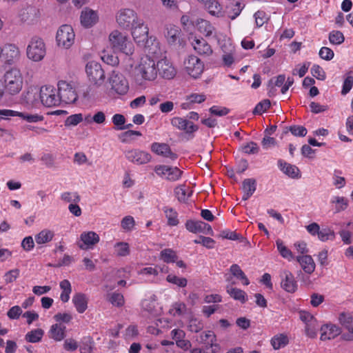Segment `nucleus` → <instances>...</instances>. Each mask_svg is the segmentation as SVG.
I'll list each match as a JSON object with an SVG mask.
<instances>
[{
	"label": "nucleus",
	"mask_w": 353,
	"mask_h": 353,
	"mask_svg": "<svg viewBox=\"0 0 353 353\" xmlns=\"http://www.w3.org/2000/svg\"><path fill=\"white\" fill-rule=\"evenodd\" d=\"M110 47L114 52H120L126 55L134 52V45L128 36L117 30H113L109 35Z\"/></svg>",
	"instance_id": "obj_1"
},
{
	"label": "nucleus",
	"mask_w": 353,
	"mask_h": 353,
	"mask_svg": "<svg viewBox=\"0 0 353 353\" xmlns=\"http://www.w3.org/2000/svg\"><path fill=\"white\" fill-rule=\"evenodd\" d=\"M136 75L141 80L152 81L157 77V65L156 61L148 56L141 58L139 65L135 69Z\"/></svg>",
	"instance_id": "obj_2"
},
{
	"label": "nucleus",
	"mask_w": 353,
	"mask_h": 353,
	"mask_svg": "<svg viewBox=\"0 0 353 353\" xmlns=\"http://www.w3.org/2000/svg\"><path fill=\"white\" fill-rule=\"evenodd\" d=\"M5 89L10 94L19 93L23 87V77L21 71L13 68L4 74Z\"/></svg>",
	"instance_id": "obj_3"
},
{
	"label": "nucleus",
	"mask_w": 353,
	"mask_h": 353,
	"mask_svg": "<svg viewBox=\"0 0 353 353\" xmlns=\"http://www.w3.org/2000/svg\"><path fill=\"white\" fill-rule=\"evenodd\" d=\"M46 54V46L41 38L32 37L26 49L27 57L32 61L38 62L43 60Z\"/></svg>",
	"instance_id": "obj_4"
},
{
	"label": "nucleus",
	"mask_w": 353,
	"mask_h": 353,
	"mask_svg": "<svg viewBox=\"0 0 353 353\" xmlns=\"http://www.w3.org/2000/svg\"><path fill=\"white\" fill-rule=\"evenodd\" d=\"M75 34L70 25H62L57 30L56 41L57 46L64 49L70 48L74 43Z\"/></svg>",
	"instance_id": "obj_5"
},
{
	"label": "nucleus",
	"mask_w": 353,
	"mask_h": 353,
	"mask_svg": "<svg viewBox=\"0 0 353 353\" xmlns=\"http://www.w3.org/2000/svg\"><path fill=\"white\" fill-rule=\"evenodd\" d=\"M58 94L62 102L70 104L74 103L78 98L72 82L61 80L58 82Z\"/></svg>",
	"instance_id": "obj_6"
},
{
	"label": "nucleus",
	"mask_w": 353,
	"mask_h": 353,
	"mask_svg": "<svg viewBox=\"0 0 353 353\" xmlns=\"http://www.w3.org/2000/svg\"><path fill=\"white\" fill-rule=\"evenodd\" d=\"M39 95L41 103L46 107L57 106L62 102L59 94L52 86L41 87Z\"/></svg>",
	"instance_id": "obj_7"
},
{
	"label": "nucleus",
	"mask_w": 353,
	"mask_h": 353,
	"mask_svg": "<svg viewBox=\"0 0 353 353\" xmlns=\"http://www.w3.org/2000/svg\"><path fill=\"white\" fill-rule=\"evenodd\" d=\"M108 81L111 90L118 94H125L129 90L128 80L119 72L113 71L109 77Z\"/></svg>",
	"instance_id": "obj_8"
},
{
	"label": "nucleus",
	"mask_w": 353,
	"mask_h": 353,
	"mask_svg": "<svg viewBox=\"0 0 353 353\" xmlns=\"http://www.w3.org/2000/svg\"><path fill=\"white\" fill-rule=\"evenodd\" d=\"M119 26L124 29H129L134 26L140 19L137 13L132 9L121 10L116 16Z\"/></svg>",
	"instance_id": "obj_9"
},
{
	"label": "nucleus",
	"mask_w": 353,
	"mask_h": 353,
	"mask_svg": "<svg viewBox=\"0 0 353 353\" xmlns=\"http://www.w3.org/2000/svg\"><path fill=\"white\" fill-rule=\"evenodd\" d=\"M85 70L89 80L97 85H101L105 79V72L101 64L96 61L87 63Z\"/></svg>",
	"instance_id": "obj_10"
},
{
	"label": "nucleus",
	"mask_w": 353,
	"mask_h": 353,
	"mask_svg": "<svg viewBox=\"0 0 353 353\" xmlns=\"http://www.w3.org/2000/svg\"><path fill=\"white\" fill-rule=\"evenodd\" d=\"M185 69L192 77L196 79L203 72L204 65L197 57L190 55L184 61Z\"/></svg>",
	"instance_id": "obj_11"
},
{
	"label": "nucleus",
	"mask_w": 353,
	"mask_h": 353,
	"mask_svg": "<svg viewBox=\"0 0 353 353\" xmlns=\"http://www.w3.org/2000/svg\"><path fill=\"white\" fill-rule=\"evenodd\" d=\"M1 57L3 58L5 64L11 65L19 61L21 57V52L16 45L7 43L2 48Z\"/></svg>",
	"instance_id": "obj_12"
},
{
	"label": "nucleus",
	"mask_w": 353,
	"mask_h": 353,
	"mask_svg": "<svg viewBox=\"0 0 353 353\" xmlns=\"http://www.w3.org/2000/svg\"><path fill=\"white\" fill-rule=\"evenodd\" d=\"M124 154L129 161L137 165L148 163L150 161L152 158L148 152L139 149L125 150Z\"/></svg>",
	"instance_id": "obj_13"
},
{
	"label": "nucleus",
	"mask_w": 353,
	"mask_h": 353,
	"mask_svg": "<svg viewBox=\"0 0 353 353\" xmlns=\"http://www.w3.org/2000/svg\"><path fill=\"white\" fill-rule=\"evenodd\" d=\"M281 287L288 293H294L298 288V284L293 274L285 270L280 273Z\"/></svg>",
	"instance_id": "obj_14"
},
{
	"label": "nucleus",
	"mask_w": 353,
	"mask_h": 353,
	"mask_svg": "<svg viewBox=\"0 0 353 353\" xmlns=\"http://www.w3.org/2000/svg\"><path fill=\"white\" fill-rule=\"evenodd\" d=\"M157 74L166 79H173L176 70L172 63L167 59H162L157 62Z\"/></svg>",
	"instance_id": "obj_15"
},
{
	"label": "nucleus",
	"mask_w": 353,
	"mask_h": 353,
	"mask_svg": "<svg viewBox=\"0 0 353 353\" xmlns=\"http://www.w3.org/2000/svg\"><path fill=\"white\" fill-rule=\"evenodd\" d=\"M170 123L173 127L188 134H192L199 129L198 126L194 125L192 122L179 117H173Z\"/></svg>",
	"instance_id": "obj_16"
},
{
	"label": "nucleus",
	"mask_w": 353,
	"mask_h": 353,
	"mask_svg": "<svg viewBox=\"0 0 353 353\" xmlns=\"http://www.w3.org/2000/svg\"><path fill=\"white\" fill-rule=\"evenodd\" d=\"M130 28H132V35L137 43H141L148 40V28L144 25L143 20L140 19Z\"/></svg>",
	"instance_id": "obj_17"
},
{
	"label": "nucleus",
	"mask_w": 353,
	"mask_h": 353,
	"mask_svg": "<svg viewBox=\"0 0 353 353\" xmlns=\"http://www.w3.org/2000/svg\"><path fill=\"white\" fill-rule=\"evenodd\" d=\"M321 340H330L339 336L341 333L340 328L333 324H325L321 326Z\"/></svg>",
	"instance_id": "obj_18"
},
{
	"label": "nucleus",
	"mask_w": 353,
	"mask_h": 353,
	"mask_svg": "<svg viewBox=\"0 0 353 353\" xmlns=\"http://www.w3.org/2000/svg\"><path fill=\"white\" fill-rule=\"evenodd\" d=\"M151 150L158 155L169 157L172 160L177 158V155L172 152L170 146L166 143H153L151 145Z\"/></svg>",
	"instance_id": "obj_19"
},
{
	"label": "nucleus",
	"mask_w": 353,
	"mask_h": 353,
	"mask_svg": "<svg viewBox=\"0 0 353 353\" xmlns=\"http://www.w3.org/2000/svg\"><path fill=\"white\" fill-rule=\"evenodd\" d=\"M81 240L83 243V244H79V246L81 249H87L90 246H92L97 243L99 241V235L94 232H83L81 234Z\"/></svg>",
	"instance_id": "obj_20"
},
{
	"label": "nucleus",
	"mask_w": 353,
	"mask_h": 353,
	"mask_svg": "<svg viewBox=\"0 0 353 353\" xmlns=\"http://www.w3.org/2000/svg\"><path fill=\"white\" fill-rule=\"evenodd\" d=\"M192 46L194 50L200 55L210 56L212 54L211 46L203 38L195 39Z\"/></svg>",
	"instance_id": "obj_21"
},
{
	"label": "nucleus",
	"mask_w": 353,
	"mask_h": 353,
	"mask_svg": "<svg viewBox=\"0 0 353 353\" xmlns=\"http://www.w3.org/2000/svg\"><path fill=\"white\" fill-rule=\"evenodd\" d=\"M296 259L305 273L311 274L314 271L316 265L311 256L305 254L298 256Z\"/></svg>",
	"instance_id": "obj_22"
},
{
	"label": "nucleus",
	"mask_w": 353,
	"mask_h": 353,
	"mask_svg": "<svg viewBox=\"0 0 353 353\" xmlns=\"http://www.w3.org/2000/svg\"><path fill=\"white\" fill-rule=\"evenodd\" d=\"M278 165L284 174L292 179H299L301 176L299 169L296 165L288 163L281 159L278 161Z\"/></svg>",
	"instance_id": "obj_23"
},
{
	"label": "nucleus",
	"mask_w": 353,
	"mask_h": 353,
	"mask_svg": "<svg viewBox=\"0 0 353 353\" xmlns=\"http://www.w3.org/2000/svg\"><path fill=\"white\" fill-rule=\"evenodd\" d=\"M256 189V181L254 179H245L242 183V190L243 195L242 199L248 200L254 193Z\"/></svg>",
	"instance_id": "obj_24"
},
{
	"label": "nucleus",
	"mask_w": 353,
	"mask_h": 353,
	"mask_svg": "<svg viewBox=\"0 0 353 353\" xmlns=\"http://www.w3.org/2000/svg\"><path fill=\"white\" fill-rule=\"evenodd\" d=\"M97 21V14L92 10L85 8L81 12V23L85 27L89 28L93 26Z\"/></svg>",
	"instance_id": "obj_25"
},
{
	"label": "nucleus",
	"mask_w": 353,
	"mask_h": 353,
	"mask_svg": "<svg viewBox=\"0 0 353 353\" xmlns=\"http://www.w3.org/2000/svg\"><path fill=\"white\" fill-rule=\"evenodd\" d=\"M65 326L61 323H55L50 327L49 337L56 341H62L65 336Z\"/></svg>",
	"instance_id": "obj_26"
},
{
	"label": "nucleus",
	"mask_w": 353,
	"mask_h": 353,
	"mask_svg": "<svg viewBox=\"0 0 353 353\" xmlns=\"http://www.w3.org/2000/svg\"><path fill=\"white\" fill-rule=\"evenodd\" d=\"M88 299L83 293H77L72 297V303L79 313H83L88 307Z\"/></svg>",
	"instance_id": "obj_27"
},
{
	"label": "nucleus",
	"mask_w": 353,
	"mask_h": 353,
	"mask_svg": "<svg viewBox=\"0 0 353 353\" xmlns=\"http://www.w3.org/2000/svg\"><path fill=\"white\" fill-rule=\"evenodd\" d=\"M203 6L211 15L217 17H220L223 15V7L218 0H211Z\"/></svg>",
	"instance_id": "obj_28"
},
{
	"label": "nucleus",
	"mask_w": 353,
	"mask_h": 353,
	"mask_svg": "<svg viewBox=\"0 0 353 353\" xmlns=\"http://www.w3.org/2000/svg\"><path fill=\"white\" fill-rule=\"evenodd\" d=\"M226 292L232 298L236 301H239L242 303L247 301V294L241 289L228 285L226 287Z\"/></svg>",
	"instance_id": "obj_29"
},
{
	"label": "nucleus",
	"mask_w": 353,
	"mask_h": 353,
	"mask_svg": "<svg viewBox=\"0 0 353 353\" xmlns=\"http://www.w3.org/2000/svg\"><path fill=\"white\" fill-rule=\"evenodd\" d=\"M196 27L198 30L205 37L212 35L214 30L212 25L208 21L203 19L196 21Z\"/></svg>",
	"instance_id": "obj_30"
},
{
	"label": "nucleus",
	"mask_w": 353,
	"mask_h": 353,
	"mask_svg": "<svg viewBox=\"0 0 353 353\" xmlns=\"http://www.w3.org/2000/svg\"><path fill=\"white\" fill-rule=\"evenodd\" d=\"M199 343H203L206 345V347H212L213 346H216V335L212 331H208L201 332L199 339H198Z\"/></svg>",
	"instance_id": "obj_31"
},
{
	"label": "nucleus",
	"mask_w": 353,
	"mask_h": 353,
	"mask_svg": "<svg viewBox=\"0 0 353 353\" xmlns=\"http://www.w3.org/2000/svg\"><path fill=\"white\" fill-rule=\"evenodd\" d=\"M44 335V331L41 328L30 330L25 335V340L28 343H39Z\"/></svg>",
	"instance_id": "obj_32"
},
{
	"label": "nucleus",
	"mask_w": 353,
	"mask_h": 353,
	"mask_svg": "<svg viewBox=\"0 0 353 353\" xmlns=\"http://www.w3.org/2000/svg\"><path fill=\"white\" fill-rule=\"evenodd\" d=\"M230 272L232 275L236 278L237 279L241 280L243 281V284L245 285H248L250 284V281L245 274L243 271L241 270L240 266L237 264H233L230 268Z\"/></svg>",
	"instance_id": "obj_33"
},
{
	"label": "nucleus",
	"mask_w": 353,
	"mask_h": 353,
	"mask_svg": "<svg viewBox=\"0 0 353 353\" xmlns=\"http://www.w3.org/2000/svg\"><path fill=\"white\" fill-rule=\"evenodd\" d=\"M54 236L53 231L45 229L35 236V241L37 244H44L51 241Z\"/></svg>",
	"instance_id": "obj_34"
},
{
	"label": "nucleus",
	"mask_w": 353,
	"mask_h": 353,
	"mask_svg": "<svg viewBox=\"0 0 353 353\" xmlns=\"http://www.w3.org/2000/svg\"><path fill=\"white\" fill-rule=\"evenodd\" d=\"M163 212L168 219V225L170 226H176L179 223L178 219V213L172 208L165 207Z\"/></svg>",
	"instance_id": "obj_35"
},
{
	"label": "nucleus",
	"mask_w": 353,
	"mask_h": 353,
	"mask_svg": "<svg viewBox=\"0 0 353 353\" xmlns=\"http://www.w3.org/2000/svg\"><path fill=\"white\" fill-rule=\"evenodd\" d=\"M205 226V223L201 221L188 220L185 223V228L190 232L196 234L202 233V228Z\"/></svg>",
	"instance_id": "obj_36"
},
{
	"label": "nucleus",
	"mask_w": 353,
	"mask_h": 353,
	"mask_svg": "<svg viewBox=\"0 0 353 353\" xmlns=\"http://www.w3.org/2000/svg\"><path fill=\"white\" fill-rule=\"evenodd\" d=\"M165 36L170 43H174L179 38L180 34V30L178 27L174 25H169L166 27Z\"/></svg>",
	"instance_id": "obj_37"
},
{
	"label": "nucleus",
	"mask_w": 353,
	"mask_h": 353,
	"mask_svg": "<svg viewBox=\"0 0 353 353\" xmlns=\"http://www.w3.org/2000/svg\"><path fill=\"white\" fill-rule=\"evenodd\" d=\"M161 259L165 263H174L178 259V256L175 251L172 249H164L160 253Z\"/></svg>",
	"instance_id": "obj_38"
},
{
	"label": "nucleus",
	"mask_w": 353,
	"mask_h": 353,
	"mask_svg": "<svg viewBox=\"0 0 353 353\" xmlns=\"http://www.w3.org/2000/svg\"><path fill=\"white\" fill-rule=\"evenodd\" d=\"M277 249L280 254L285 259L291 261L294 259V255L290 250H289L280 239L276 241Z\"/></svg>",
	"instance_id": "obj_39"
},
{
	"label": "nucleus",
	"mask_w": 353,
	"mask_h": 353,
	"mask_svg": "<svg viewBox=\"0 0 353 353\" xmlns=\"http://www.w3.org/2000/svg\"><path fill=\"white\" fill-rule=\"evenodd\" d=\"M320 325L316 319L312 320L310 323L305 325L306 334L310 338H315L317 335V331Z\"/></svg>",
	"instance_id": "obj_40"
},
{
	"label": "nucleus",
	"mask_w": 353,
	"mask_h": 353,
	"mask_svg": "<svg viewBox=\"0 0 353 353\" xmlns=\"http://www.w3.org/2000/svg\"><path fill=\"white\" fill-rule=\"evenodd\" d=\"M288 343V339L286 336L280 334L274 336L271 340V344L274 349L279 350L283 347Z\"/></svg>",
	"instance_id": "obj_41"
},
{
	"label": "nucleus",
	"mask_w": 353,
	"mask_h": 353,
	"mask_svg": "<svg viewBox=\"0 0 353 353\" xmlns=\"http://www.w3.org/2000/svg\"><path fill=\"white\" fill-rule=\"evenodd\" d=\"M16 117L22 118L29 123H37L43 120V117L37 114H30L16 111Z\"/></svg>",
	"instance_id": "obj_42"
},
{
	"label": "nucleus",
	"mask_w": 353,
	"mask_h": 353,
	"mask_svg": "<svg viewBox=\"0 0 353 353\" xmlns=\"http://www.w3.org/2000/svg\"><path fill=\"white\" fill-rule=\"evenodd\" d=\"M344 40V35L341 31L333 30L329 34V41L333 45H340Z\"/></svg>",
	"instance_id": "obj_43"
},
{
	"label": "nucleus",
	"mask_w": 353,
	"mask_h": 353,
	"mask_svg": "<svg viewBox=\"0 0 353 353\" xmlns=\"http://www.w3.org/2000/svg\"><path fill=\"white\" fill-rule=\"evenodd\" d=\"M116 254L119 256H125L130 254L128 243L125 242H119L114 245Z\"/></svg>",
	"instance_id": "obj_44"
},
{
	"label": "nucleus",
	"mask_w": 353,
	"mask_h": 353,
	"mask_svg": "<svg viewBox=\"0 0 353 353\" xmlns=\"http://www.w3.org/2000/svg\"><path fill=\"white\" fill-rule=\"evenodd\" d=\"M166 281L180 288H184L188 284V281L185 278L178 277L176 275L172 274L167 276Z\"/></svg>",
	"instance_id": "obj_45"
},
{
	"label": "nucleus",
	"mask_w": 353,
	"mask_h": 353,
	"mask_svg": "<svg viewBox=\"0 0 353 353\" xmlns=\"http://www.w3.org/2000/svg\"><path fill=\"white\" fill-rule=\"evenodd\" d=\"M183 172L177 167H170L168 170L166 179L170 181H178L182 176Z\"/></svg>",
	"instance_id": "obj_46"
},
{
	"label": "nucleus",
	"mask_w": 353,
	"mask_h": 353,
	"mask_svg": "<svg viewBox=\"0 0 353 353\" xmlns=\"http://www.w3.org/2000/svg\"><path fill=\"white\" fill-rule=\"evenodd\" d=\"M318 238L321 241H326L329 239L333 240L335 238V233L330 228H323L322 230H319Z\"/></svg>",
	"instance_id": "obj_47"
},
{
	"label": "nucleus",
	"mask_w": 353,
	"mask_h": 353,
	"mask_svg": "<svg viewBox=\"0 0 353 353\" xmlns=\"http://www.w3.org/2000/svg\"><path fill=\"white\" fill-rule=\"evenodd\" d=\"M83 121L82 114H72L66 118L64 125L66 127L75 126Z\"/></svg>",
	"instance_id": "obj_48"
},
{
	"label": "nucleus",
	"mask_w": 353,
	"mask_h": 353,
	"mask_svg": "<svg viewBox=\"0 0 353 353\" xmlns=\"http://www.w3.org/2000/svg\"><path fill=\"white\" fill-rule=\"evenodd\" d=\"M331 202L332 203H336L335 208L336 212L344 210L348 205V201L345 197L334 196L332 198Z\"/></svg>",
	"instance_id": "obj_49"
},
{
	"label": "nucleus",
	"mask_w": 353,
	"mask_h": 353,
	"mask_svg": "<svg viewBox=\"0 0 353 353\" xmlns=\"http://www.w3.org/2000/svg\"><path fill=\"white\" fill-rule=\"evenodd\" d=\"M245 4L239 1H236V3L232 6L229 12V17L232 20L235 19L240 14Z\"/></svg>",
	"instance_id": "obj_50"
},
{
	"label": "nucleus",
	"mask_w": 353,
	"mask_h": 353,
	"mask_svg": "<svg viewBox=\"0 0 353 353\" xmlns=\"http://www.w3.org/2000/svg\"><path fill=\"white\" fill-rule=\"evenodd\" d=\"M270 101L269 99H264L260 101L253 110L254 114H261L270 107Z\"/></svg>",
	"instance_id": "obj_51"
},
{
	"label": "nucleus",
	"mask_w": 353,
	"mask_h": 353,
	"mask_svg": "<svg viewBox=\"0 0 353 353\" xmlns=\"http://www.w3.org/2000/svg\"><path fill=\"white\" fill-rule=\"evenodd\" d=\"M61 199L65 202L77 203L80 201V196L77 192H65L61 194Z\"/></svg>",
	"instance_id": "obj_52"
},
{
	"label": "nucleus",
	"mask_w": 353,
	"mask_h": 353,
	"mask_svg": "<svg viewBox=\"0 0 353 353\" xmlns=\"http://www.w3.org/2000/svg\"><path fill=\"white\" fill-rule=\"evenodd\" d=\"M185 309L186 306L183 303L176 302L172 305L170 310V314L173 316H180L185 312Z\"/></svg>",
	"instance_id": "obj_53"
},
{
	"label": "nucleus",
	"mask_w": 353,
	"mask_h": 353,
	"mask_svg": "<svg viewBox=\"0 0 353 353\" xmlns=\"http://www.w3.org/2000/svg\"><path fill=\"white\" fill-rule=\"evenodd\" d=\"M288 130L290 131L294 136L301 137H305L307 132V129L302 125L290 126Z\"/></svg>",
	"instance_id": "obj_54"
},
{
	"label": "nucleus",
	"mask_w": 353,
	"mask_h": 353,
	"mask_svg": "<svg viewBox=\"0 0 353 353\" xmlns=\"http://www.w3.org/2000/svg\"><path fill=\"white\" fill-rule=\"evenodd\" d=\"M109 301L115 306L121 307L124 304V298L121 294L114 292L110 295Z\"/></svg>",
	"instance_id": "obj_55"
},
{
	"label": "nucleus",
	"mask_w": 353,
	"mask_h": 353,
	"mask_svg": "<svg viewBox=\"0 0 353 353\" xmlns=\"http://www.w3.org/2000/svg\"><path fill=\"white\" fill-rule=\"evenodd\" d=\"M242 151L248 154H256L259 148L255 142L250 141L242 147Z\"/></svg>",
	"instance_id": "obj_56"
},
{
	"label": "nucleus",
	"mask_w": 353,
	"mask_h": 353,
	"mask_svg": "<svg viewBox=\"0 0 353 353\" xmlns=\"http://www.w3.org/2000/svg\"><path fill=\"white\" fill-rule=\"evenodd\" d=\"M19 274L20 270L17 268L7 272L4 275L6 283H10L14 282L19 276Z\"/></svg>",
	"instance_id": "obj_57"
},
{
	"label": "nucleus",
	"mask_w": 353,
	"mask_h": 353,
	"mask_svg": "<svg viewBox=\"0 0 353 353\" xmlns=\"http://www.w3.org/2000/svg\"><path fill=\"white\" fill-rule=\"evenodd\" d=\"M212 114L223 117L227 115L230 112V110L225 107H221L218 105H213L209 110Z\"/></svg>",
	"instance_id": "obj_58"
},
{
	"label": "nucleus",
	"mask_w": 353,
	"mask_h": 353,
	"mask_svg": "<svg viewBox=\"0 0 353 353\" xmlns=\"http://www.w3.org/2000/svg\"><path fill=\"white\" fill-rule=\"evenodd\" d=\"M312 74L319 80H325V72L319 65H314L311 68Z\"/></svg>",
	"instance_id": "obj_59"
},
{
	"label": "nucleus",
	"mask_w": 353,
	"mask_h": 353,
	"mask_svg": "<svg viewBox=\"0 0 353 353\" xmlns=\"http://www.w3.org/2000/svg\"><path fill=\"white\" fill-rule=\"evenodd\" d=\"M135 224L134 219L131 216H125L121 223V225L123 229L125 230H131Z\"/></svg>",
	"instance_id": "obj_60"
},
{
	"label": "nucleus",
	"mask_w": 353,
	"mask_h": 353,
	"mask_svg": "<svg viewBox=\"0 0 353 353\" xmlns=\"http://www.w3.org/2000/svg\"><path fill=\"white\" fill-rule=\"evenodd\" d=\"M319 54L321 59L326 61L332 59L334 55L333 50L327 47H322Z\"/></svg>",
	"instance_id": "obj_61"
},
{
	"label": "nucleus",
	"mask_w": 353,
	"mask_h": 353,
	"mask_svg": "<svg viewBox=\"0 0 353 353\" xmlns=\"http://www.w3.org/2000/svg\"><path fill=\"white\" fill-rule=\"evenodd\" d=\"M79 344L76 340L70 338L65 340L63 343V348L67 351H75L77 350Z\"/></svg>",
	"instance_id": "obj_62"
},
{
	"label": "nucleus",
	"mask_w": 353,
	"mask_h": 353,
	"mask_svg": "<svg viewBox=\"0 0 353 353\" xmlns=\"http://www.w3.org/2000/svg\"><path fill=\"white\" fill-rule=\"evenodd\" d=\"M190 103H201L205 101L206 97L203 94L193 93L187 97Z\"/></svg>",
	"instance_id": "obj_63"
},
{
	"label": "nucleus",
	"mask_w": 353,
	"mask_h": 353,
	"mask_svg": "<svg viewBox=\"0 0 353 353\" xmlns=\"http://www.w3.org/2000/svg\"><path fill=\"white\" fill-rule=\"evenodd\" d=\"M339 320L341 324L345 328L352 323H353V318L352 315L345 312H342L341 314H340Z\"/></svg>",
	"instance_id": "obj_64"
}]
</instances>
